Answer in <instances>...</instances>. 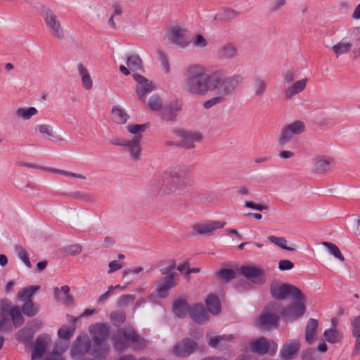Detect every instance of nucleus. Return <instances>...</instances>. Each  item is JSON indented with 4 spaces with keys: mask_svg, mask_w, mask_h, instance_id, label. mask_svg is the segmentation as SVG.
Segmentation results:
<instances>
[{
    "mask_svg": "<svg viewBox=\"0 0 360 360\" xmlns=\"http://www.w3.org/2000/svg\"><path fill=\"white\" fill-rule=\"evenodd\" d=\"M35 129L41 134H44L49 137H54L53 127L49 124H39L37 125ZM55 138L58 141L65 140L63 138H60L58 136H55Z\"/></svg>",
    "mask_w": 360,
    "mask_h": 360,
    "instance_id": "obj_41",
    "label": "nucleus"
},
{
    "mask_svg": "<svg viewBox=\"0 0 360 360\" xmlns=\"http://www.w3.org/2000/svg\"><path fill=\"white\" fill-rule=\"evenodd\" d=\"M210 79L211 74H207L203 66L190 65L185 72L184 88L191 94L204 96L209 91Z\"/></svg>",
    "mask_w": 360,
    "mask_h": 360,
    "instance_id": "obj_1",
    "label": "nucleus"
},
{
    "mask_svg": "<svg viewBox=\"0 0 360 360\" xmlns=\"http://www.w3.org/2000/svg\"><path fill=\"white\" fill-rule=\"evenodd\" d=\"M134 300L135 296L134 295H123L117 300V306L119 307H126L132 303Z\"/></svg>",
    "mask_w": 360,
    "mask_h": 360,
    "instance_id": "obj_54",
    "label": "nucleus"
},
{
    "mask_svg": "<svg viewBox=\"0 0 360 360\" xmlns=\"http://www.w3.org/2000/svg\"><path fill=\"white\" fill-rule=\"evenodd\" d=\"M326 46L333 52L335 56L338 58L342 55L349 53L352 50L353 43L352 40L343 38L335 44L327 45Z\"/></svg>",
    "mask_w": 360,
    "mask_h": 360,
    "instance_id": "obj_19",
    "label": "nucleus"
},
{
    "mask_svg": "<svg viewBox=\"0 0 360 360\" xmlns=\"http://www.w3.org/2000/svg\"><path fill=\"white\" fill-rule=\"evenodd\" d=\"M148 105L151 110L158 111L162 108V101L158 96L154 95L149 98Z\"/></svg>",
    "mask_w": 360,
    "mask_h": 360,
    "instance_id": "obj_50",
    "label": "nucleus"
},
{
    "mask_svg": "<svg viewBox=\"0 0 360 360\" xmlns=\"http://www.w3.org/2000/svg\"><path fill=\"white\" fill-rule=\"evenodd\" d=\"M82 251V247L80 245L75 244L70 245L67 248V252L72 255H77L81 253Z\"/></svg>",
    "mask_w": 360,
    "mask_h": 360,
    "instance_id": "obj_63",
    "label": "nucleus"
},
{
    "mask_svg": "<svg viewBox=\"0 0 360 360\" xmlns=\"http://www.w3.org/2000/svg\"><path fill=\"white\" fill-rule=\"evenodd\" d=\"M279 317L276 314L264 313L260 316V323L263 326H274L277 323Z\"/></svg>",
    "mask_w": 360,
    "mask_h": 360,
    "instance_id": "obj_44",
    "label": "nucleus"
},
{
    "mask_svg": "<svg viewBox=\"0 0 360 360\" xmlns=\"http://www.w3.org/2000/svg\"><path fill=\"white\" fill-rule=\"evenodd\" d=\"M332 161V158H317L315 162V171L320 174L326 173L330 170Z\"/></svg>",
    "mask_w": 360,
    "mask_h": 360,
    "instance_id": "obj_30",
    "label": "nucleus"
},
{
    "mask_svg": "<svg viewBox=\"0 0 360 360\" xmlns=\"http://www.w3.org/2000/svg\"><path fill=\"white\" fill-rule=\"evenodd\" d=\"M38 110L34 107H20L15 110V115L16 117L23 120H28L32 117L36 115Z\"/></svg>",
    "mask_w": 360,
    "mask_h": 360,
    "instance_id": "obj_29",
    "label": "nucleus"
},
{
    "mask_svg": "<svg viewBox=\"0 0 360 360\" xmlns=\"http://www.w3.org/2000/svg\"><path fill=\"white\" fill-rule=\"evenodd\" d=\"M178 134L182 139V146L187 149L194 148V143H200L203 139L200 133L195 131H181Z\"/></svg>",
    "mask_w": 360,
    "mask_h": 360,
    "instance_id": "obj_18",
    "label": "nucleus"
},
{
    "mask_svg": "<svg viewBox=\"0 0 360 360\" xmlns=\"http://www.w3.org/2000/svg\"><path fill=\"white\" fill-rule=\"evenodd\" d=\"M245 207L248 208H251L253 210H256L258 211H266L268 210V206L263 204H257L252 201H245Z\"/></svg>",
    "mask_w": 360,
    "mask_h": 360,
    "instance_id": "obj_61",
    "label": "nucleus"
},
{
    "mask_svg": "<svg viewBox=\"0 0 360 360\" xmlns=\"http://www.w3.org/2000/svg\"><path fill=\"white\" fill-rule=\"evenodd\" d=\"M158 295L165 298L169 295V291L176 286L174 274H169L155 282Z\"/></svg>",
    "mask_w": 360,
    "mask_h": 360,
    "instance_id": "obj_14",
    "label": "nucleus"
},
{
    "mask_svg": "<svg viewBox=\"0 0 360 360\" xmlns=\"http://www.w3.org/2000/svg\"><path fill=\"white\" fill-rule=\"evenodd\" d=\"M12 304L8 299L0 300V316H7L12 308Z\"/></svg>",
    "mask_w": 360,
    "mask_h": 360,
    "instance_id": "obj_55",
    "label": "nucleus"
},
{
    "mask_svg": "<svg viewBox=\"0 0 360 360\" xmlns=\"http://www.w3.org/2000/svg\"><path fill=\"white\" fill-rule=\"evenodd\" d=\"M224 102V101L223 99H221V98H219V96H217L216 95L215 96L211 98L210 99L205 101L203 103V107L205 109H210V108H212L213 106L221 104Z\"/></svg>",
    "mask_w": 360,
    "mask_h": 360,
    "instance_id": "obj_60",
    "label": "nucleus"
},
{
    "mask_svg": "<svg viewBox=\"0 0 360 360\" xmlns=\"http://www.w3.org/2000/svg\"><path fill=\"white\" fill-rule=\"evenodd\" d=\"M191 186L192 179L185 170L173 169L163 174L158 193L162 195L179 194Z\"/></svg>",
    "mask_w": 360,
    "mask_h": 360,
    "instance_id": "obj_2",
    "label": "nucleus"
},
{
    "mask_svg": "<svg viewBox=\"0 0 360 360\" xmlns=\"http://www.w3.org/2000/svg\"><path fill=\"white\" fill-rule=\"evenodd\" d=\"M241 274L255 284H261L265 281L264 269L257 265L248 264L240 267Z\"/></svg>",
    "mask_w": 360,
    "mask_h": 360,
    "instance_id": "obj_8",
    "label": "nucleus"
},
{
    "mask_svg": "<svg viewBox=\"0 0 360 360\" xmlns=\"http://www.w3.org/2000/svg\"><path fill=\"white\" fill-rule=\"evenodd\" d=\"M68 347L58 346V345L53 348V352L46 357L45 360H64L62 354L66 351Z\"/></svg>",
    "mask_w": 360,
    "mask_h": 360,
    "instance_id": "obj_46",
    "label": "nucleus"
},
{
    "mask_svg": "<svg viewBox=\"0 0 360 360\" xmlns=\"http://www.w3.org/2000/svg\"><path fill=\"white\" fill-rule=\"evenodd\" d=\"M9 315L15 327H19L23 323L24 318L18 307H13L9 311Z\"/></svg>",
    "mask_w": 360,
    "mask_h": 360,
    "instance_id": "obj_43",
    "label": "nucleus"
},
{
    "mask_svg": "<svg viewBox=\"0 0 360 360\" xmlns=\"http://www.w3.org/2000/svg\"><path fill=\"white\" fill-rule=\"evenodd\" d=\"M133 77L137 82L136 93L141 99L143 98L147 94L155 89V86L153 82L148 80L145 77L139 74H134L133 75Z\"/></svg>",
    "mask_w": 360,
    "mask_h": 360,
    "instance_id": "obj_15",
    "label": "nucleus"
},
{
    "mask_svg": "<svg viewBox=\"0 0 360 360\" xmlns=\"http://www.w3.org/2000/svg\"><path fill=\"white\" fill-rule=\"evenodd\" d=\"M300 290L296 286L289 283H282L277 281H273L270 285L271 296L279 300H285L288 296L292 297L296 294L300 295Z\"/></svg>",
    "mask_w": 360,
    "mask_h": 360,
    "instance_id": "obj_5",
    "label": "nucleus"
},
{
    "mask_svg": "<svg viewBox=\"0 0 360 360\" xmlns=\"http://www.w3.org/2000/svg\"><path fill=\"white\" fill-rule=\"evenodd\" d=\"M206 304L210 311L213 314H217L221 311V306L219 299L213 295L207 297Z\"/></svg>",
    "mask_w": 360,
    "mask_h": 360,
    "instance_id": "obj_35",
    "label": "nucleus"
},
{
    "mask_svg": "<svg viewBox=\"0 0 360 360\" xmlns=\"http://www.w3.org/2000/svg\"><path fill=\"white\" fill-rule=\"evenodd\" d=\"M233 339V335L210 336L207 340V344L213 348L223 349L226 347L228 342H231Z\"/></svg>",
    "mask_w": 360,
    "mask_h": 360,
    "instance_id": "obj_23",
    "label": "nucleus"
},
{
    "mask_svg": "<svg viewBox=\"0 0 360 360\" xmlns=\"http://www.w3.org/2000/svg\"><path fill=\"white\" fill-rule=\"evenodd\" d=\"M323 336L327 342L333 344L340 342L343 338V335L335 328L325 330Z\"/></svg>",
    "mask_w": 360,
    "mask_h": 360,
    "instance_id": "obj_34",
    "label": "nucleus"
},
{
    "mask_svg": "<svg viewBox=\"0 0 360 360\" xmlns=\"http://www.w3.org/2000/svg\"><path fill=\"white\" fill-rule=\"evenodd\" d=\"M74 332V327L68 328L67 326H63L58 330V334L60 338L68 340L73 335Z\"/></svg>",
    "mask_w": 360,
    "mask_h": 360,
    "instance_id": "obj_57",
    "label": "nucleus"
},
{
    "mask_svg": "<svg viewBox=\"0 0 360 360\" xmlns=\"http://www.w3.org/2000/svg\"><path fill=\"white\" fill-rule=\"evenodd\" d=\"M292 298L294 302L281 312L284 319L288 321H292L301 317L306 311V300L301 291H300V295L296 294Z\"/></svg>",
    "mask_w": 360,
    "mask_h": 360,
    "instance_id": "obj_4",
    "label": "nucleus"
},
{
    "mask_svg": "<svg viewBox=\"0 0 360 360\" xmlns=\"http://www.w3.org/2000/svg\"><path fill=\"white\" fill-rule=\"evenodd\" d=\"M127 65L129 69L132 71H138L143 69V62L139 56L132 54L127 57Z\"/></svg>",
    "mask_w": 360,
    "mask_h": 360,
    "instance_id": "obj_32",
    "label": "nucleus"
},
{
    "mask_svg": "<svg viewBox=\"0 0 360 360\" xmlns=\"http://www.w3.org/2000/svg\"><path fill=\"white\" fill-rule=\"evenodd\" d=\"M112 115L114 121L118 124H125L129 118L127 113L119 107H113Z\"/></svg>",
    "mask_w": 360,
    "mask_h": 360,
    "instance_id": "obj_36",
    "label": "nucleus"
},
{
    "mask_svg": "<svg viewBox=\"0 0 360 360\" xmlns=\"http://www.w3.org/2000/svg\"><path fill=\"white\" fill-rule=\"evenodd\" d=\"M34 330L32 328H24L19 330L16 335V338L20 342L30 341L33 338Z\"/></svg>",
    "mask_w": 360,
    "mask_h": 360,
    "instance_id": "obj_47",
    "label": "nucleus"
},
{
    "mask_svg": "<svg viewBox=\"0 0 360 360\" xmlns=\"http://www.w3.org/2000/svg\"><path fill=\"white\" fill-rule=\"evenodd\" d=\"M287 0H271L268 6L270 13H275L281 11L285 5Z\"/></svg>",
    "mask_w": 360,
    "mask_h": 360,
    "instance_id": "obj_49",
    "label": "nucleus"
},
{
    "mask_svg": "<svg viewBox=\"0 0 360 360\" xmlns=\"http://www.w3.org/2000/svg\"><path fill=\"white\" fill-rule=\"evenodd\" d=\"M250 349L252 352L259 355L269 354L271 356L276 354L278 345L274 340L262 337L250 342Z\"/></svg>",
    "mask_w": 360,
    "mask_h": 360,
    "instance_id": "obj_7",
    "label": "nucleus"
},
{
    "mask_svg": "<svg viewBox=\"0 0 360 360\" xmlns=\"http://www.w3.org/2000/svg\"><path fill=\"white\" fill-rule=\"evenodd\" d=\"M224 224V223L217 221H208L195 224L192 228L193 230L199 235L211 236L216 230L223 228Z\"/></svg>",
    "mask_w": 360,
    "mask_h": 360,
    "instance_id": "obj_16",
    "label": "nucleus"
},
{
    "mask_svg": "<svg viewBox=\"0 0 360 360\" xmlns=\"http://www.w3.org/2000/svg\"><path fill=\"white\" fill-rule=\"evenodd\" d=\"M352 335L357 341L360 340V314L351 321Z\"/></svg>",
    "mask_w": 360,
    "mask_h": 360,
    "instance_id": "obj_51",
    "label": "nucleus"
},
{
    "mask_svg": "<svg viewBox=\"0 0 360 360\" xmlns=\"http://www.w3.org/2000/svg\"><path fill=\"white\" fill-rule=\"evenodd\" d=\"M124 147L127 148V151L133 160L137 161L140 159L141 147L139 136H134L131 140H129Z\"/></svg>",
    "mask_w": 360,
    "mask_h": 360,
    "instance_id": "obj_22",
    "label": "nucleus"
},
{
    "mask_svg": "<svg viewBox=\"0 0 360 360\" xmlns=\"http://www.w3.org/2000/svg\"><path fill=\"white\" fill-rule=\"evenodd\" d=\"M181 110V106L176 102L171 103L164 108L162 112V117L167 121L173 120Z\"/></svg>",
    "mask_w": 360,
    "mask_h": 360,
    "instance_id": "obj_27",
    "label": "nucleus"
},
{
    "mask_svg": "<svg viewBox=\"0 0 360 360\" xmlns=\"http://www.w3.org/2000/svg\"><path fill=\"white\" fill-rule=\"evenodd\" d=\"M22 311L25 316L32 317L38 313L39 306L32 302V300H28L23 304Z\"/></svg>",
    "mask_w": 360,
    "mask_h": 360,
    "instance_id": "obj_39",
    "label": "nucleus"
},
{
    "mask_svg": "<svg viewBox=\"0 0 360 360\" xmlns=\"http://www.w3.org/2000/svg\"><path fill=\"white\" fill-rule=\"evenodd\" d=\"M294 267V264L288 259H281L278 262V269L281 271L290 270Z\"/></svg>",
    "mask_w": 360,
    "mask_h": 360,
    "instance_id": "obj_62",
    "label": "nucleus"
},
{
    "mask_svg": "<svg viewBox=\"0 0 360 360\" xmlns=\"http://www.w3.org/2000/svg\"><path fill=\"white\" fill-rule=\"evenodd\" d=\"M189 311L188 304L183 300H178L174 302L173 305L174 313L179 318H184Z\"/></svg>",
    "mask_w": 360,
    "mask_h": 360,
    "instance_id": "obj_31",
    "label": "nucleus"
},
{
    "mask_svg": "<svg viewBox=\"0 0 360 360\" xmlns=\"http://www.w3.org/2000/svg\"><path fill=\"white\" fill-rule=\"evenodd\" d=\"M169 41L181 48H185L191 43L186 35V30L179 27H172L168 34Z\"/></svg>",
    "mask_w": 360,
    "mask_h": 360,
    "instance_id": "obj_11",
    "label": "nucleus"
},
{
    "mask_svg": "<svg viewBox=\"0 0 360 360\" xmlns=\"http://www.w3.org/2000/svg\"><path fill=\"white\" fill-rule=\"evenodd\" d=\"M147 127H148L147 124H130L127 126V130L131 134H134V136H139L140 141H141V138H142L141 134L146 130Z\"/></svg>",
    "mask_w": 360,
    "mask_h": 360,
    "instance_id": "obj_45",
    "label": "nucleus"
},
{
    "mask_svg": "<svg viewBox=\"0 0 360 360\" xmlns=\"http://www.w3.org/2000/svg\"><path fill=\"white\" fill-rule=\"evenodd\" d=\"M268 240L275 244L276 245L280 247L283 250H286L288 251H295V248L292 247H288L285 245L286 244V240L285 238L283 237H276L274 236H271L268 237Z\"/></svg>",
    "mask_w": 360,
    "mask_h": 360,
    "instance_id": "obj_48",
    "label": "nucleus"
},
{
    "mask_svg": "<svg viewBox=\"0 0 360 360\" xmlns=\"http://www.w3.org/2000/svg\"><path fill=\"white\" fill-rule=\"evenodd\" d=\"M176 266L175 261L171 260L167 266L160 269V272L162 275H167L176 268Z\"/></svg>",
    "mask_w": 360,
    "mask_h": 360,
    "instance_id": "obj_64",
    "label": "nucleus"
},
{
    "mask_svg": "<svg viewBox=\"0 0 360 360\" xmlns=\"http://www.w3.org/2000/svg\"><path fill=\"white\" fill-rule=\"evenodd\" d=\"M318 325L319 322L316 319H309L307 321L305 328V341L309 345L312 344L315 340Z\"/></svg>",
    "mask_w": 360,
    "mask_h": 360,
    "instance_id": "obj_26",
    "label": "nucleus"
},
{
    "mask_svg": "<svg viewBox=\"0 0 360 360\" xmlns=\"http://www.w3.org/2000/svg\"><path fill=\"white\" fill-rule=\"evenodd\" d=\"M295 135L290 131L289 129L284 126L280 132L278 139V143L280 146H284L288 143L293 138Z\"/></svg>",
    "mask_w": 360,
    "mask_h": 360,
    "instance_id": "obj_38",
    "label": "nucleus"
},
{
    "mask_svg": "<svg viewBox=\"0 0 360 360\" xmlns=\"http://www.w3.org/2000/svg\"><path fill=\"white\" fill-rule=\"evenodd\" d=\"M51 338L49 336L42 334L39 335L34 343L31 355V360L40 359L45 354L48 346L50 345Z\"/></svg>",
    "mask_w": 360,
    "mask_h": 360,
    "instance_id": "obj_12",
    "label": "nucleus"
},
{
    "mask_svg": "<svg viewBox=\"0 0 360 360\" xmlns=\"http://www.w3.org/2000/svg\"><path fill=\"white\" fill-rule=\"evenodd\" d=\"M198 348V344L191 338H185L176 344L173 347V353L179 357L191 355Z\"/></svg>",
    "mask_w": 360,
    "mask_h": 360,
    "instance_id": "obj_10",
    "label": "nucleus"
},
{
    "mask_svg": "<svg viewBox=\"0 0 360 360\" xmlns=\"http://www.w3.org/2000/svg\"><path fill=\"white\" fill-rule=\"evenodd\" d=\"M322 245L328 249L330 255H333L340 262L345 261V257L342 255L339 248L335 244L330 242H323Z\"/></svg>",
    "mask_w": 360,
    "mask_h": 360,
    "instance_id": "obj_40",
    "label": "nucleus"
},
{
    "mask_svg": "<svg viewBox=\"0 0 360 360\" xmlns=\"http://www.w3.org/2000/svg\"><path fill=\"white\" fill-rule=\"evenodd\" d=\"M112 342L115 349L118 351L124 350L129 347L128 341L123 338L118 330L113 336Z\"/></svg>",
    "mask_w": 360,
    "mask_h": 360,
    "instance_id": "obj_37",
    "label": "nucleus"
},
{
    "mask_svg": "<svg viewBox=\"0 0 360 360\" xmlns=\"http://www.w3.org/2000/svg\"><path fill=\"white\" fill-rule=\"evenodd\" d=\"M216 56L220 60H232L238 56V50L233 42H226L218 47Z\"/></svg>",
    "mask_w": 360,
    "mask_h": 360,
    "instance_id": "obj_13",
    "label": "nucleus"
},
{
    "mask_svg": "<svg viewBox=\"0 0 360 360\" xmlns=\"http://www.w3.org/2000/svg\"><path fill=\"white\" fill-rule=\"evenodd\" d=\"M77 70L81 77L83 88L86 91L91 89L94 85V82L87 68L84 67V65L79 64L77 66Z\"/></svg>",
    "mask_w": 360,
    "mask_h": 360,
    "instance_id": "obj_25",
    "label": "nucleus"
},
{
    "mask_svg": "<svg viewBox=\"0 0 360 360\" xmlns=\"http://www.w3.org/2000/svg\"><path fill=\"white\" fill-rule=\"evenodd\" d=\"M307 78H303L295 82L288 86L284 91V97L286 100H291L296 95L302 93L307 87Z\"/></svg>",
    "mask_w": 360,
    "mask_h": 360,
    "instance_id": "obj_20",
    "label": "nucleus"
},
{
    "mask_svg": "<svg viewBox=\"0 0 360 360\" xmlns=\"http://www.w3.org/2000/svg\"><path fill=\"white\" fill-rule=\"evenodd\" d=\"M294 135H299L305 131L306 126L304 122L301 120H296L285 125Z\"/></svg>",
    "mask_w": 360,
    "mask_h": 360,
    "instance_id": "obj_42",
    "label": "nucleus"
},
{
    "mask_svg": "<svg viewBox=\"0 0 360 360\" xmlns=\"http://www.w3.org/2000/svg\"><path fill=\"white\" fill-rule=\"evenodd\" d=\"M193 321L197 323H204L208 321V314L201 304L195 305L190 313Z\"/></svg>",
    "mask_w": 360,
    "mask_h": 360,
    "instance_id": "obj_24",
    "label": "nucleus"
},
{
    "mask_svg": "<svg viewBox=\"0 0 360 360\" xmlns=\"http://www.w3.org/2000/svg\"><path fill=\"white\" fill-rule=\"evenodd\" d=\"M110 316L112 323L116 326H121L126 319L125 313L120 311L112 312Z\"/></svg>",
    "mask_w": 360,
    "mask_h": 360,
    "instance_id": "obj_53",
    "label": "nucleus"
},
{
    "mask_svg": "<svg viewBox=\"0 0 360 360\" xmlns=\"http://www.w3.org/2000/svg\"><path fill=\"white\" fill-rule=\"evenodd\" d=\"M266 88L267 84L264 79L259 77H256L254 78L252 89L255 96L259 98L262 97L266 91Z\"/></svg>",
    "mask_w": 360,
    "mask_h": 360,
    "instance_id": "obj_28",
    "label": "nucleus"
},
{
    "mask_svg": "<svg viewBox=\"0 0 360 360\" xmlns=\"http://www.w3.org/2000/svg\"><path fill=\"white\" fill-rule=\"evenodd\" d=\"M118 331L120 333L123 338L128 341L129 343V342L135 343L136 345H134V347L136 349H143L147 345L146 340L141 338L136 333L134 328L131 326H125L124 327L120 328Z\"/></svg>",
    "mask_w": 360,
    "mask_h": 360,
    "instance_id": "obj_9",
    "label": "nucleus"
},
{
    "mask_svg": "<svg viewBox=\"0 0 360 360\" xmlns=\"http://www.w3.org/2000/svg\"><path fill=\"white\" fill-rule=\"evenodd\" d=\"M158 53L164 71L167 74L169 73L171 68L167 55L161 51H159Z\"/></svg>",
    "mask_w": 360,
    "mask_h": 360,
    "instance_id": "obj_59",
    "label": "nucleus"
},
{
    "mask_svg": "<svg viewBox=\"0 0 360 360\" xmlns=\"http://www.w3.org/2000/svg\"><path fill=\"white\" fill-rule=\"evenodd\" d=\"M239 13L233 9L224 8L217 11H211L210 18L216 22H228L236 18Z\"/></svg>",
    "mask_w": 360,
    "mask_h": 360,
    "instance_id": "obj_17",
    "label": "nucleus"
},
{
    "mask_svg": "<svg viewBox=\"0 0 360 360\" xmlns=\"http://www.w3.org/2000/svg\"><path fill=\"white\" fill-rule=\"evenodd\" d=\"M39 289V286L30 285L20 290L18 292L17 297L22 302H28L31 300V297L36 290Z\"/></svg>",
    "mask_w": 360,
    "mask_h": 360,
    "instance_id": "obj_33",
    "label": "nucleus"
},
{
    "mask_svg": "<svg viewBox=\"0 0 360 360\" xmlns=\"http://www.w3.org/2000/svg\"><path fill=\"white\" fill-rule=\"evenodd\" d=\"M209 82V91H214L216 95L224 101L228 96L231 94L237 87L243 82L244 77L240 74H233L226 76L222 69L217 70L211 73Z\"/></svg>",
    "mask_w": 360,
    "mask_h": 360,
    "instance_id": "obj_3",
    "label": "nucleus"
},
{
    "mask_svg": "<svg viewBox=\"0 0 360 360\" xmlns=\"http://www.w3.org/2000/svg\"><path fill=\"white\" fill-rule=\"evenodd\" d=\"M300 348V342L298 340L292 339L289 342L285 344L281 350V356L285 360L292 359Z\"/></svg>",
    "mask_w": 360,
    "mask_h": 360,
    "instance_id": "obj_21",
    "label": "nucleus"
},
{
    "mask_svg": "<svg viewBox=\"0 0 360 360\" xmlns=\"http://www.w3.org/2000/svg\"><path fill=\"white\" fill-rule=\"evenodd\" d=\"M217 276L221 277L226 281H230L235 278L236 273L233 269H221L218 273Z\"/></svg>",
    "mask_w": 360,
    "mask_h": 360,
    "instance_id": "obj_58",
    "label": "nucleus"
},
{
    "mask_svg": "<svg viewBox=\"0 0 360 360\" xmlns=\"http://www.w3.org/2000/svg\"><path fill=\"white\" fill-rule=\"evenodd\" d=\"M15 250L19 258L25 264L27 267L30 268L32 265L28 257L27 252L20 246H17L15 248Z\"/></svg>",
    "mask_w": 360,
    "mask_h": 360,
    "instance_id": "obj_56",
    "label": "nucleus"
},
{
    "mask_svg": "<svg viewBox=\"0 0 360 360\" xmlns=\"http://www.w3.org/2000/svg\"><path fill=\"white\" fill-rule=\"evenodd\" d=\"M191 43H193V45L198 49H204L208 44L207 39L200 34H195L191 40Z\"/></svg>",
    "mask_w": 360,
    "mask_h": 360,
    "instance_id": "obj_52",
    "label": "nucleus"
},
{
    "mask_svg": "<svg viewBox=\"0 0 360 360\" xmlns=\"http://www.w3.org/2000/svg\"><path fill=\"white\" fill-rule=\"evenodd\" d=\"M44 19L53 36L58 39H63L65 31L57 15L51 9L46 8L44 10Z\"/></svg>",
    "mask_w": 360,
    "mask_h": 360,
    "instance_id": "obj_6",
    "label": "nucleus"
}]
</instances>
